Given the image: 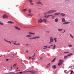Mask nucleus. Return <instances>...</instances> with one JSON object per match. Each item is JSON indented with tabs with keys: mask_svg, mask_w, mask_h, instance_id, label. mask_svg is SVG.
<instances>
[{
	"mask_svg": "<svg viewBox=\"0 0 74 74\" xmlns=\"http://www.w3.org/2000/svg\"><path fill=\"white\" fill-rule=\"evenodd\" d=\"M13 44L14 45H16V44L15 43H13Z\"/></svg>",
	"mask_w": 74,
	"mask_h": 74,
	"instance_id": "obj_52",
	"label": "nucleus"
},
{
	"mask_svg": "<svg viewBox=\"0 0 74 74\" xmlns=\"http://www.w3.org/2000/svg\"><path fill=\"white\" fill-rule=\"evenodd\" d=\"M33 40H34V39H36V36L35 37H33L32 38Z\"/></svg>",
	"mask_w": 74,
	"mask_h": 74,
	"instance_id": "obj_39",
	"label": "nucleus"
},
{
	"mask_svg": "<svg viewBox=\"0 0 74 74\" xmlns=\"http://www.w3.org/2000/svg\"><path fill=\"white\" fill-rule=\"evenodd\" d=\"M32 60H34V58H33L32 57Z\"/></svg>",
	"mask_w": 74,
	"mask_h": 74,
	"instance_id": "obj_54",
	"label": "nucleus"
},
{
	"mask_svg": "<svg viewBox=\"0 0 74 74\" xmlns=\"http://www.w3.org/2000/svg\"><path fill=\"white\" fill-rule=\"evenodd\" d=\"M32 35H36V34L34 33H32Z\"/></svg>",
	"mask_w": 74,
	"mask_h": 74,
	"instance_id": "obj_40",
	"label": "nucleus"
},
{
	"mask_svg": "<svg viewBox=\"0 0 74 74\" xmlns=\"http://www.w3.org/2000/svg\"><path fill=\"white\" fill-rule=\"evenodd\" d=\"M43 21L44 23H47V19L46 18H44L43 19Z\"/></svg>",
	"mask_w": 74,
	"mask_h": 74,
	"instance_id": "obj_8",
	"label": "nucleus"
},
{
	"mask_svg": "<svg viewBox=\"0 0 74 74\" xmlns=\"http://www.w3.org/2000/svg\"><path fill=\"white\" fill-rule=\"evenodd\" d=\"M26 53H29V51H28L27 50V51H26Z\"/></svg>",
	"mask_w": 74,
	"mask_h": 74,
	"instance_id": "obj_48",
	"label": "nucleus"
},
{
	"mask_svg": "<svg viewBox=\"0 0 74 74\" xmlns=\"http://www.w3.org/2000/svg\"><path fill=\"white\" fill-rule=\"evenodd\" d=\"M63 30V29H58V31H59V32H62Z\"/></svg>",
	"mask_w": 74,
	"mask_h": 74,
	"instance_id": "obj_22",
	"label": "nucleus"
},
{
	"mask_svg": "<svg viewBox=\"0 0 74 74\" xmlns=\"http://www.w3.org/2000/svg\"><path fill=\"white\" fill-rule=\"evenodd\" d=\"M36 38H40V36H36Z\"/></svg>",
	"mask_w": 74,
	"mask_h": 74,
	"instance_id": "obj_29",
	"label": "nucleus"
},
{
	"mask_svg": "<svg viewBox=\"0 0 74 74\" xmlns=\"http://www.w3.org/2000/svg\"><path fill=\"white\" fill-rule=\"evenodd\" d=\"M56 59V58H55L52 61V62H55V60Z\"/></svg>",
	"mask_w": 74,
	"mask_h": 74,
	"instance_id": "obj_36",
	"label": "nucleus"
},
{
	"mask_svg": "<svg viewBox=\"0 0 74 74\" xmlns=\"http://www.w3.org/2000/svg\"><path fill=\"white\" fill-rule=\"evenodd\" d=\"M36 56V54H35V53L34 54V55H33V56H32V57L33 58H34V57L35 56Z\"/></svg>",
	"mask_w": 74,
	"mask_h": 74,
	"instance_id": "obj_43",
	"label": "nucleus"
},
{
	"mask_svg": "<svg viewBox=\"0 0 74 74\" xmlns=\"http://www.w3.org/2000/svg\"><path fill=\"white\" fill-rule=\"evenodd\" d=\"M29 59H30V58H31V57H29Z\"/></svg>",
	"mask_w": 74,
	"mask_h": 74,
	"instance_id": "obj_63",
	"label": "nucleus"
},
{
	"mask_svg": "<svg viewBox=\"0 0 74 74\" xmlns=\"http://www.w3.org/2000/svg\"><path fill=\"white\" fill-rule=\"evenodd\" d=\"M73 71H71V73H73Z\"/></svg>",
	"mask_w": 74,
	"mask_h": 74,
	"instance_id": "obj_57",
	"label": "nucleus"
},
{
	"mask_svg": "<svg viewBox=\"0 0 74 74\" xmlns=\"http://www.w3.org/2000/svg\"><path fill=\"white\" fill-rule=\"evenodd\" d=\"M4 40L5 41H6V42H8L10 44H11V41H8L7 40H5V39H4Z\"/></svg>",
	"mask_w": 74,
	"mask_h": 74,
	"instance_id": "obj_11",
	"label": "nucleus"
},
{
	"mask_svg": "<svg viewBox=\"0 0 74 74\" xmlns=\"http://www.w3.org/2000/svg\"><path fill=\"white\" fill-rule=\"evenodd\" d=\"M2 17L3 19H5V18H8V16L6 15H4L2 16Z\"/></svg>",
	"mask_w": 74,
	"mask_h": 74,
	"instance_id": "obj_4",
	"label": "nucleus"
},
{
	"mask_svg": "<svg viewBox=\"0 0 74 74\" xmlns=\"http://www.w3.org/2000/svg\"><path fill=\"white\" fill-rule=\"evenodd\" d=\"M12 66H11V69H12Z\"/></svg>",
	"mask_w": 74,
	"mask_h": 74,
	"instance_id": "obj_60",
	"label": "nucleus"
},
{
	"mask_svg": "<svg viewBox=\"0 0 74 74\" xmlns=\"http://www.w3.org/2000/svg\"><path fill=\"white\" fill-rule=\"evenodd\" d=\"M33 15H34V14H33L31 13L28 14V16H33Z\"/></svg>",
	"mask_w": 74,
	"mask_h": 74,
	"instance_id": "obj_15",
	"label": "nucleus"
},
{
	"mask_svg": "<svg viewBox=\"0 0 74 74\" xmlns=\"http://www.w3.org/2000/svg\"><path fill=\"white\" fill-rule=\"evenodd\" d=\"M20 45V43L16 44V45Z\"/></svg>",
	"mask_w": 74,
	"mask_h": 74,
	"instance_id": "obj_44",
	"label": "nucleus"
},
{
	"mask_svg": "<svg viewBox=\"0 0 74 74\" xmlns=\"http://www.w3.org/2000/svg\"><path fill=\"white\" fill-rule=\"evenodd\" d=\"M31 37V36L30 35H27L26 36V37L27 38H28V37Z\"/></svg>",
	"mask_w": 74,
	"mask_h": 74,
	"instance_id": "obj_27",
	"label": "nucleus"
},
{
	"mask_svg": "<svg viewBox=\"0 0 74 74\" xmlns=\"http://www.w3.org/2000/svg\"><path fill=\"white\" fill-rule=\"evenodd\" d=\"M8 74H13V72H10V73H8Z\"/></svg>",
	"mask_w": 74,
	"mask_h": 74,
	"instance_id": "obj_38",
	"label": "nucleus"
},
{
	"mask_svg": "<svg viewBox=\"0 0 74 74\" xmlns=\"http://www.w3.org/2000/svg\"><path fill=\"white\" fill-rule=\"evenodd\" d=\"M49 41L51 42H52L53 41V39H52V38L51 37H50V38L49 39Z\"/></svg>",
	"mask_w": 74,
	"mask_h": 74,
	"instance_id": "obj_9",
	"label": "nucleus"
},
{
	"mask_svg": "<svg viewBox=\"0 0 74 74\" xmlns=\"http://www.w3.org/2000/svg\"><path fill=\"white\" fill-rule=\"evenodd\" d=\"M57 10H50L47 12H45L43 13L44 15H47V14H52V13H53V12H56Z\"/></svg>",
	"mask_w": 74,
	"mask_h": 74,
	"instance_id": "obj_1",
	"label": "nucleus"
},
{
	"mask_svg": "<svg viewBox=\"0 0 74 74\" xmlns=\"http://www.w3.org/2000/svg\"><path fill=\"white\" fill-rule=\"evenodd\" d=\"M40 60H42V57H41L40 59Z\"/></svg>",
	"mask_w": 74,
	"mask_h": 74,
	"instance_id": "obj_50",
	"label": "nucleus"
},
{
	"mask_svg": "<svg viewBox=\"0 0 74 74\" xmlns=\"http://www.w3.org/2000/svg\"><path fill=\"white\" fill-rule=\"evenodd\" d=\"M51 16V18L52 19H55V16L53 15L52 14H50V17Z\"/></svg>",
	"mask_w": 74,
	"mask_h": 74,
	"instance_id": "obj_7",
	"label": "nucleus"
},
{
	"mask_svg": "<svg viewBox=\"0 0 74 74\" xmlns=\"http://www.w3.org/2000/svg\"><path fill=\"white\" fill-rule=\"evenodd\" d=\"M16 73L17 74H19V72H18Z\"/></svg>",
	"mask_w": 74,
	"mask_h": 74,
	"instance_id": "obj_51",
	"label": "nucleus"
},
{
	"mask_svg": "<svg viewBox=\"0 0 74 74\" xmlns=\"http://www.w3.org/2000/svg\"><path fill=\"white\" fill-rule=\"evenodd\" d=\"M68 56H65L64 57V59H66V58H67V57H68Z\"/></svg>",
	"mask_w": 74,
	"mask_h": 74,
	"instance_id": "obj_35",
	"label": "nucleus"
},
{
	"mask_svg": "<svg viewBox=\"0 0 74 74\" xmlns=\"http://www.w3.org/2000/svg\"><path fill=\"white\" fill-rule=\"evenodd\" d=\"M47 32L48 33H49V31H47Z\"/></svg>",
	"mask_w": 74,
	"mask_h": 74,
	"instance_id": "obj_59",
	"label": "nucleus"
},
{
	"mask_svg": "<svg viewBox=\"0 0 74 74\" xmlns=\"http://www.w3.org/2000/svg\"><path fill=\"white\" fill-rule=\"evenodd\" d=\"M50 46H51V47H52V46H53V45H50Z\"/></svg>",
	"mask_w": 74,
	"mask_h": 74,
	"instance_id": "obj_61",
	"label": "nucleus"
},
{
	"mask_svg": "<svg viewBox=\"0 0 74 74\" xmlns=\"http://www.w3.org/2000/svg\"><path fill=\"white\" fill-rule=\"evenodd\" d=\"M59 14H60V12H58V13H55L54 14V15L55 16L58 15H59Z\"/></svg>",
	"mask_w": 74,
	"mask_h": 74,
	"instance_id": "obj_23",
	"label": "nucleus"
},
{
	"mask_svg": "<svg viewBox=\"0 0 74 74\" xmlns=\"http://www.w3.org/2000/svg\"><path fill=\"white\" fill-rule=\"evenodd\" d=\"M29 40H33V38H29Z\"/></svg>",
	"mask_w": 74,
	"mask_h": 74,
	"instance_id": "obj_47",
	"label": "nucleus"
},
{
	"mask_svg": "<svg viewBox=\"0 0 74 74\" xmlns=\"http://www.w3.org/2000/svg\"><path fill=\"white\" fill-rule=\"evenodd\" d=\"M54 40L55 42H57V38H55L53 39Z\"/></svg>",
	"mask_w": 74,
	"mask_h": 74,
	"instance_id": "obj_21",
	"label": "nucleus"
},
{
	"mask_svg": "<svg viewBox=\"0 0 74 74\" xmlns=\"http://www.w3.org/2000/svg\"><path fill=\"white\" fill-rule=\"evenodd\" d=\"M69 51H68L67 52H65L64 53H69Z\"/></svg>",
	"mask_w": 74,
	"mask_h": 74,
	"instance_id": "obj_46",
	"label": "nucleus"
},
{
	"mask_svg": "<svg viewBox=\"0 0 74 74\" xmlns=\"http://www.w3.org/2000/svg\"><path fill=\"white\" fill-rule=\"evenodd\" d=\"M60 15L62 16H64L65 15H66V14H64L63 13H61L60 14Z\"/></svg>",
	"mask_w": 74,
	"mask_h": 74,
	"instance_id": "obj_13",
	"label": "nucleus"
},
{
	"mask_svg": "<svg viewBox=\"0 0 74 74\" xmlns=\"http://www.w3.org/2000/svg\"><path fill=\"white\" fill-rule=\"evenodd\" d=\"M69 0H65V1L66 2V1H69Z\"/></svg>",
	"mask_w": 74,
	"mask_h": 74,
	"instance_id": "obj_53",
	"label": "nucleus"
},
{
	"mask_svg": "<svg viewBox=\"0 0 74 74\" xmlns=\"http://www.w3.org/2000/svg\"><path fill=\"white\" fill-rule=\"evenodd\" d=\"M26 71H24L23 72H19V74H23L24 73H26Z\"/></svg>",
	"mask_w": 74,
	"mask_h": 74,
	"instance_id": "obj_18",
	"label": "nucleus"
},
{
	"mask_svg": "<svg viewBox=\"0 0 74 74\" xmlns=\"http://www.w3.org/2000/svg\"><path fill=\"white\" fill-rule=\"evenodd\" d=\"M15 29H17V30H20L21 29L20 28H18V26H15Z\"/></svg>",
	"mask_w": 74,
	"mask_h": 74,
	"instance_id": "obj_17",
	"label": "nucleus"
},
{
	"mask_svg": "<svg viewBox=\"0 0 74 74\" xmlns=\"http://www.w3.org/2000/svg\"><path fill=\"white\" fill-rule=\"evenodd\" d=\"M44 47H45L42 48L43 49H47V46H44Z\"/></svg>",
	"mask_w": 74,
	"mask_h": 74,
	"instance_id": "obj_25",
	"label": "nucleus"
},
{
	"mask_svg": "<svg viewBox=\"0 0 74 74\" xmlns=\"http://www.w3.org/2000/svg\"><path fill=\"white\" fill-rule=\"evenodd\" d=\"M50 14H48L47 15L44 16V17H45L46 18H48L49 17H50Z\"/></svg>",
	"mask_w": 74,
	"mask_h": 74,
	"instance_id": "obj_5",
	"label": "nucleus"
},
{
	"mask_svg": "<svg viewBox=\"0 0 74 74\" xmlns=\"http://www.w3.org/2000/svg\"><path fill=\"white\" fill-rule=\"evenodd\" d=\"M52 42L50 41V42H49V44H51Z\"/></svg>",
	"mask_w": 74,
	"mask_h": 74,
	"instance_id": "obj_55",
	"label": "nucleus"
},
{
	"mask_svg": "<svg viewBox=\"0 0 74 74\" xmlns=\"http://www.w3.org/2000/svg\"><path fill=\"white\" fill-rule=\"evenodd\" d=\"M48 47L49 48H51V47L50 46Z\"/></svg>",
	"mask_w": 74,
	"mask_h": 74,
	"instance_id": "obj_62",
	"label": "nucleus"
},
{
	"mask_svg": "<svg viewBox=\"0 0 74 74\" xmlns=\"http://www.w3.org/2000/svg\"><path fill=\"white\" fill-rule=\"evenodd\" d=\"M28 11L29 12V13H30L31 12H32V9H29L28 10Z\"/></svg>",
	"mask_w": 74,
	"mask_h": 74,
	"instance_id": "obj_30",
	"label": "nucleus"
},
{
	"mask_svg": "<svg viewBox=\"0 0 74 74\" xmlns=\"http://www.w3.org/2000/svg\"><path fill=\"white\" fill-rule=\"evenodd\" d=\"M65 32H66V30H64V32H63V33H64Z\"/></svg>",
	"mask_w": 74,
	"mask_h": 74,
	"instance_id": "obj_56",
	"label": "nucleus"
},
{
	"mask_svg": "<svg viewBox=\"0 0 74 74\" xmlns=\"http://www.w3.org/2000/svg\"><path fill=\"white\" fill-rule=\"evenodd\" d=\"M8 60H9L8 59H6V61H8Z\"/></svg>",
	"mask_w": 74,
	"mask_h": 74,
	"instance_id": "obj_58",
	"label": "nucleus"
},
{
	"mask_svg": "<svg viewBox=\"0 0 74 74\" xmlns=\"http://www.w3.org/2000/svg\"><path fill=\"white\" fill-rule=\"evenodd\" d=\"M15 66H16V64H14L13 66V67H15Z\"/></svg>",
	"mask_w": 74,
	"mask_h": 74,
	"instance_id": "obj_42",
	"label": "nucleus"
},
{
	"mask_svg": "<svg viewBox=\"0 0 74 74\" xmlns=\"http://www.w3.org/2000/svg\"><path fill=\"white\" fill-rule=\"evenodd\" d=\"M29 2H30V3L31 5H33L34 4V3H33V1L32 0H30L29 1Z\"/></svg>",
	"mask_w": 74,
	"mask_h": 74,
	"instance_id": "obj_12",
	"label": "nucleus"
},
{
	"mask_svg": "<svg viewBox=\"0 0 74 74\" xmlns=\"http://www.w3.org/2000/svg\"><path fill=\"white\" fill-rule=\"evenodd\" d=\"M68 46H69V47H72V45H68Z\"/></svg>",
	"mask_w": 74,
	"mask_h": 74,
	"instance_id": "obj_37",
	"label": "nucleus"
},
{
	"mask_svg": "<svg viewBox=\"0 0 74 74\" xmlns=\"http://www.w3.org/2000/svg\"><path fill=\"white\" fill-rule=\"evenodd\" d=\"M62 21L63 22H66V19H65V18H62Z\"/></svg>",
	"mask_w": 74,
	"mask_h": 74,
	"instance_id": "obj_14",
	"label": "nucleus"
},
{
	"mask_svg": "<svg viewBox=\"0 0 74 74\" xmlns=\"http://www.w3.org/2000/svg\"><path fill=\"white\" fill-rule=\"evenodd\" d=\"M70 22H65L63 23V24H64V25H67V24H68V23H70Z\"/></svg>",
	"mask_w": 74,
	"mask_h": 74,
	"instance_id": "obj_10",
	"label": "nucleus"
},
{
	"mask_svg": "<svg viewBox=\"0 0 74 74\" xmlns=\"http://www.w3.org/2000/svg\"><path fill=\"white\" fill-rule=\"evenodd\" d=\"M0 25H4V24L3 23V22L1 21H0Z\"/></svg>",
	"mask_w": 74,
	"mask_h": 74,
	"instance_id": "obj_31",
	"label": "nucleus"
},
{
	"mask_svg": "<svg viewBox=\"0 0 74 74\" xmlns=\"http://www.w3.org/2000/svg\"><path fill=\"white\" fill-rule=\"evenodd\" d=\"M5 74H8V73H5Z\"/></svg>",
	"mask_w": 74,
	"mask_h": 74,
	"instance_id": "obj_64",
	"label": "nucleus"
},
{
	"mask_svg": "<svg viewBox=\"0 0 74 74\" xmlns=\"http://www.w3.org/2000/svg\"><path fill=\"white\" fill-rule=\"evenodd\" d=\"M28 71V72H29V73H32V74H36V73H35V72H34V71Z\"/></svg>",
	"mask_w": 74,
	"mask_h": 74,
	"instance_id": "obj_6",
	"label": "nucleus"
},
{
	"mask_svg": "<svg viewBox=\"0 0 74 74\" xmlns=\"http://www.w3.org/2000/svg\"><path fill=\"white\" fill-rule=\"evenodd\" d=\"M58 22V18H56L55 19V22Z\"/></svg>",
	"mask_w": 74,
	"mask_h": 74,
	"instance_id": "obj_26",
	"label": "nucleus"
},
{
	"mask_svg": "<svg viewBox=\"0 0 74 74\" xmlns=\"http://www.w3.org/2000/svg\"><path fill=\"white\" fill-rule=\"evenodd\" d=\"M53 69H56V65H54L52 66Z\"/></svg>",
	"mask_w": 74,
	"mask_h": 74,
	"instance_id": "obj_24",
	"label": "nucleus"
},
{
	"mask_svg": "<svg viewBox=\"0 0 74 74\" xmlns=\"http://www.w3.org/2000/svg\"><path fill=\"white\" fill-rule=\"evenodd\" d=\"M70 36L72 38H73V37L71 35V34H70Z\"/></svg>",
	"mask_w": 74,
	"mask_h": 74,
	"instance_id": "obj_45",
	"label": "nucleus"
},
{
	"mask_svg": "<svg viewBox=\"0 0 74 74\" xmlns=\"http://www.w3.org/2000/svg\"><path fill=\"white\" fill-rule=\"evenodd\" d=\"M32 32H29L28 33V34H32Z\"/></svg>",
	"mask_w": 74,
	"mask_h": 74,
	"instance_id": "obj_41",
	"label": "nucleus"
},
{
	"mask_svg": "<svg viewBox=\"0 0 74 74\" xmlns=\"http://www.w3.org/2000/svg\"><path fill=\"white\" fill-rule=\"evenodd\" d=\"M56 47V45L54 44V46H53V49H55Z\"/></svg>",
	"mask_w": 74,
	"mask_h": 74,
	"instance_id": "obj_28",
	"label": "nucleus"
},
{
	"mask_svg": "<svg viewBox=\"0 0 74 74\" xmlns=\"http://www.w3.org/2000/svg\"><path fill=\"white\" fill-rule=\"evenodd\" d=\"M50 66H51V64L49 63L47 64V65L46 66V67H47V68H49V67H50Z\"/></svg>",
	"mask_w": 74,
	"mask_h": 74,
	"instance_id": "obj_16",
	"label": "nucleus"
},
{
	"mask_svg": "<svg viewBox=\"0 0 74 74\" xmlns=\"http://www.w3.org/2000/svg\"><path fill=\"white\" fill-rule=\"evenodd\" d=\"M63 64V62H59L58 63V66H60V65L62 64Z\"/></svg>",
	"mask_w": 74,
	"mask_h": 74,
	"instance_id": "obj_19",
	"label": "nucleus"
},
{
	"mask_svg": "<svg viewBox=\"0 0 74 74\" xmlns=\"http://www.w3.org/2000/svg\"><path fill=\"white\" fill-rule=\"evenodd\" d=\"M43 20H42V18H41L38 19V23H42Z\"/></svg>",
	"mask_w": 74,
	"mask_h": 74,
	"instance_id": "obj_2",
	"label": "nucleus"
},
{
	"mask_svg": "<svg viewBox=\"0 0 74 74\" xmlns=\"http://www.w3.org/2000/svg\"><path fill=\"white\" fill-rule=\"evenodd\" d=\"M8 23H10V24H14V23L13 22H11V21H8Z\"/></svg>",
	"mask_w": 74,
	"mask_h": 74,
	"instance_id": "obj_20",
	"label": "nucleus"
},
{
	"mask_svg": "<svg viewBox=\"0 0 74 74\" xmlns=\"http://www.w3.org/2000/svg\"><path fill=\"white\" fill-rule=\"evenodd\" d=\"M73 55V53H70L69 54H68V56H71V55Z\"/></svg>",
	"mask_w": 74,
	"mask_h": 74,
	"instance_id": "obj_32",
	"label": "nucleus"
},
{
	"mask_svg": "<svg viewBox=\"0 0 74 74\" xmlns=\"http://www.w3.org/2000/svg\"><path fill=\"white\" fill-rule=\"evenodd\" d=\"M36 4H40L41 5H43V4H42V3L40 1H38V2H36Z\"/></svg>",
	"mask_w": 74,
	"mask_h": 74,
	"instance_id": "obj_3",
	"label": "nucleus"
},
{
	"mask_svg": "<svg viewBox=\"0 0 74 74\" xmlns=\"http://www.w3.org/2000/svg\"><path fill=\"white\" fill-rule=\"evenodd\" d=\"M13 74H17L16 73H14V72H13Z\"/></svg>",
	"mask_w": 74,
	"mask_h": 74,
	"instance_id": "obj_49",
	"label": "nucleus"
},
{
	"mask_svg": "<svg viewBox=\"0 0 74 74\" xmlns=\"http://www.w3.org/2000/svg\"><path fill=\"white\" fill-rule=\"evenodd\" d=\"M23 11L25 12V11H27V9H24L23 10Z\"/></svg>",
	"mask_w": 74,
	"mask_h": 74,
	"instance_id": "obj_33",
	"label": "nucleus"
},
{
	"mask_svg": "<svg viewBox=\"0 0 74 74\" xmlns=\"http://www.w3.org/2000/svg\"><path fill=\"white\" fill-rule=\"evenodd\" d=\"M63 62V61L61 60H60L59 61V62Z\"/></svg>",
	"mask_w": 74,
	"mask_h": 74,
	"instance_id": "obj_34",
	"label": "nucleus"
}]
</instances>
